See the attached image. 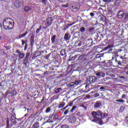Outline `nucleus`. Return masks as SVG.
<instances>
[{
	"instance_id": "1",
	"label": "nucleus",
	"mask_w": 128,
	"mask_h": 128,
	"mask_svg": "<svg viewBox=\"0 0 128 128\" xmlns=\"http://www.w3.org/2000/svg\"><path fill=\"white\" fill-rule=\"evenodd\" d=\"M14 22L10 18H6L3 20L2 24L4 30H12L14 28Z\"/></svg>"
},
{
	"instance_id": "2",
	"label": "nucleus",
	"mask_w": 128,
	"mask_h": 128,
	"mask_svg": "<svg viewBox=\"0 0 128 128\" xmlns=\"http://www.w3.org/2000/svg\"><path fill=\"white\" fill-rule=\"evenodd\" d=\"M92 116L93 118H96L100 116L102 118H106L108 116V114L103 113L102 111L98 110V111H94L92 112Z\"/></svg>"
},
{
	"instance_id": "3",
	"label": "nucleus",
	"mask_w": 128,
	"mask_h": 128,
	"mask_svg": "<svg viewBox=\"0 0 128 128\" xmlns=\"http://www.w3.org/2000/svg\"><path fill=\"white\" fill-rule=\"evenodd\" d=\"M48 118H49L48 120H50V122H56V120H58V114L56 112V111H54L52 114H50Z\"/></svg>"
},
{
	"instance_id": "4",
	"label": "nucleus",
	"mask_w": 128,
	"mask_h": 128,
	"mask_svg": "<svg viewBox=\"0 0 128 128\" xmlns=\"http://www.w3.org/2000/svg\"><path fill=\"white\" fill-rule=\"evenodd\" d=\"M80 8V4L78 3H74L70 6V10L74 12H78Z\"/></svg>"
},
{
	"instance_id": "5",
	"label": "nucleus",
	"mask_w": 128,
	"mask_h": 128,
	"mask_svg": "<svg viewBox=\"0 0 128 128\" xmlns=\"http://www.w3.org/2000/svg\"><path fill=\"white\" fill-rule=\"evenodd\" d=\"M76 108V106H73L72 108H68L67 109H65L64 114V116H66L68 114H72Z\"/></svg>"
},
{
	"instance_id": "6",
	"label": "nucleus",
	"mask_w": 128,
	"mask_h": 128,
	"mask_svg": "<svg viewBox=\"0 0 128 128\" xmlns=\"http://www.w3.org/2000/svg\"><path fill=\"white\" fill-rule=\"evenodd\" d=\"M30 52H28L26 54V56L23 60V64L24 66H28V59L30 58Z\"/></svg>"
},
{
	"instance_id": "7",
	"label": "nucleus",
	"mask_w": 128,
	"mask_h": 128,
	"mask_svg": "<svg viewBox=\"0 0 128 128\" xmlns=\"http://www.w3.org/2000/svg\"><path fill=\"white\" fill-rule=\"evenodd\" d=\"M48 119L47 120V122L44 123L42 126H44V128H53L54 125L52 124L50 121H48Z\"/></svg>"
},
{
	"instance_id": "8",
	"label": "nucleus",
	"mask_w": 128,
	"mask_h": 128,
	"mask_svg": "<svg viewBox=\"0 0 128 128\" xmlns=\"http://www.w3.org/2000/svg\"><path fill=\"white\" fill-rule=\"evenodd\" d=\"M92 120L94 122L100 124V126H102V124H104V122H102V118H94Z\"/></svg>"
},
{
	"instance_id": "9",
	"label": "nucleus",
	"mask_w": 128,
	"mask_h": 128,
	"mask_svg": "<svg viewBox=\"0 0 128 128\" xmlns=\"http://www.w3.org/2000/svg\"><path fill=\"white\" fill-rule=\"evenodd\" d=\"M68 122H70V124H76V118L74 116H71L68 118Z\"/></svg>"
},
{
	"instance_id": "10",
	"label": "nucleus",
	"mask_w": 128,
	"mask_h": 128,
	"mask_svg": "<svg viewBox=\"0 0 128 128\" xmlns=\"http://www.w3.org/2000/svg\"><path fill=\"white\" fill-rule=\"evenodd\" d=\"M52 18L50 17L48 18L46 20L45 26H52Z\"/></svg>"
},
{
	"instance_id": "11",
	"label": "nucleus",
	"mask_w": 128,
	"mask_h": 128,
	"mask_svg": "<svg viewBox=\"0 0 128 128\" xmlns=\"http://www.w3.org/2000/svg\"><path fill=\"white\" fill-rule=\"evenodd\" d=\"M117 16L118 18H123L126 16V12L124 11L120 10L118 12Z\"/></svg>"
},
{
	"instance_id": "12",
	"label": "nucleus",
	"mask_w": 128,
	"mask_h": 128,
	"mask_svg": "<svg viewBox=\"0 0 128 128\" xmlns=\"http://www.w3.org/2000/svg\"><path fill=\"white\" fill-rule=\"evenodd\" d=\"M10 120L12 122V123H11V124H10L11 126H14V124H16L17 122L16 120V117H14V114H12V116H11V117L10 118Z\"/></svg>"
},
{
	"instance_id": "13",
	"label": "nucleus",
	"mask_w": 128,
	"mask_h": 128,
	"mask_svg": "<svg viewBox=\"0 0 128 128\" xmlns=\"http://www.w3.org/2000/svg\"><path fill=\"white\" fill-rule=\"evenodd\" d=\"M112 60H110L107 61H104V66L106 68H110V66H112Z\"/></svg>"
},
{
	"instance_id": "14",
	"label": "nucleus",
	"mask_w": 128,
	"mask_h": 128,
	"mask_svg": "<svg viewBox=\"0 0 128 128\" xmlns=\"http://www.w3.org/2000/svg\"><path fill=\"white\" fill-rule=\"evenodd\" d=\"M115 60V62L114 64H116V66H120V61H118V60H116V58L114 57L113 56H112V60Z\"/></svg>"
},
{
	"instance_id": "15",
	"label": "nucleus",
	"mask_w": 128,
	"mask_h": 128,
	"mask_svg": "<svg viewBox=\"0 0 128 128\" xmlns=\"http://www.w3.org/2000/svg\"><path fill=\"white\" fill-rule=\"evenodd\" d=\"M70 36H72L70 35V34L66 33L64 34V38L66 41L70 40Z\"/></svg>"
},
{
	"instance_id": "16",
	"label": "nucleus",
	"mask_w": 128,
	"mask_h": 128,
	"mask_svg": "<svg viewBox=\"0 0 128 128\" xmlns=\"http://www.w3.org/2000/svg\"><path fill=\"white\" fill-rule=\"evenodd\" d=\"M30 44L31 46H34V36H32L30 38Z\"/></svg>"
},
{
	"instance_id": "17",
	"label": "nucleus",
	"mask_w": 128,
	"mask_h": 128,
	"mask_svg": "<svg viewBox=\"0 0 128 128\" xmlns=\"http://www.w3.org/2000/svg\"><path fill=\"white\" fill-rule=\"evenodd\" d=\"M21 4L20 2L18 0H16L14 2V5L16 8H20Z\"/></svg>"
},
{
	"instance_id": "18",
	"label": "nucleus",
	"mask_w": 128,
	"mask_h": 128,
	"mask_svg": "<svg viewBox=\"0 0 128 128\" xmlns=\"http://www.w3.org/2000/svg\"><path fill=\"white\" fill-rule=\"evenodd\" d=\"M100 106H102V103L98 102H96L94 105V108H98Z\"/></svg>"
},
{
	"instance_id": "19",
	"label": "nucleus",
	"mask_w": 128,
	"mask_h": 128,
	"mask_svg": "<svg viewBox=\"0 0 128 128\" xmlns=\"http://www.w3.org/2000/svg\"><path fill=\"white\" fill-rule=\"evenodd\" d=\"M74 23H72L70 24H68L66 26H64V28H62V30H68V28H70V26H74Z\"/></svg>"
},
{
	"instance_id": "20",
	"label": "nucleus",
	"mask_w": 128,
	"mask_h": 128,
	"mask_svg": "<svg viewBox=\"0 0 128 128\" xmlns=\"http://www.w3.org/2000/svg\"><path fill=\"white\" fill-rule=\"evenodd\" d=\"M72 106H74V101H72L70 103H68L65 107H64L63 110H66V108H68V106H70V107Z\"/></svg>"
},
{
	"instance_id": "21",
	"label": "nucleus",
	"mask_w": 128,
	"mask_h": 128,
	"mask_svg": "<svg viewBox=\"0 0 128 128\" xmlns=\"http://www.w3.org/2000/svg\"><path fill=\"white\" fill-rule=\"evenodd\" d=\"M40 56V52L36 51L33 55L34 58H38V56Z\"/></svg>"
},
{
	"instance_id": "22",
	"label": "nucleus",
	"mask_w": 128,
	"mask_h": 128,
	"mask_svg": "<svg viewBox=\"0 0 128 128\" xmlns=\"http://www.w3.org/2000/svg\"><path fill=\"white\" fill-rule=\"evenodd\" d=\"M48 66V64H46L44 65V66L42 67L45 70L46 72H48V70H50V66Z\"/></svg>"
},
{
	"instance_id": "23",
	"label": "nucleus",
	"mask_w": 128,
	"mask_h": 128,
	"mask_svg": "<svg viewBox=\"0 0 128 128\" xmlns=\"http://www.w3.org/2000/svg\"><path fill=\"white\" fill-rule=\"evenodd\" d=\"M66 106V102H61L60 104H59L58 106V108H64Z\"/></svg>"
},
{
	"instance_id": "24",
	"label": "nucleus",
	"mask_w": 128,
	"mask_h": 128,
	"mask_svg": "<svg viewBox=\"0 0 128 128\" xmlns=\"http://www.w3.org/2000/svg\"><path fill=\"white\" fill-rule=\"evenodd\" d=\"M100 20L103 22H106V17L104 14L102 15Z\"/></svg>"
},
{
	"instance_id": "25",
	"label": "nucleus",
	"mask_w": 128,
	"mask_h": 128,
	"mask_svg": "<svg viewBox=\"0 0 128 128\" xmlns=\"http://www.w3.org/2000/svg\"><path fill=\"white\" fill-rule=\"evenodd\" d=\"M56 35L54 34L51 38V41L52 44L56 42Z\"/></svg>"
},
{
	"instance_id": "26",
	"label": "nucleus",
	"mask_w": 128,
	"mask_h": 128,
	"mask_svg": "<svg viewBox=\"0 0 128 128\" xmlns=\"http://www.w3.org/2000/svg\"><path fill=\"white\" fill-rule=\"evenodd\" d=\"M86 44H90V46H92V39H88L86 42Z\"/></svg>"
},
{
	"instance_id": "27",
	"label": "nucleus",
	"mask_w": 128,
	"mask_h": 128,
	"mask_svg": "<svg viewBox=\"0 0 128 128\" xmlns=\"http://www.w3.org/2000/svg\"><path fill=\"white\" fill-rule=\"evenodd\" d=\"M102 56L100 54H97L96 56L95 60H96L98 62L100 60Z\"/></svg>"
},
{
	"instance_id": "28",
	"label": "nucleus",
	"mask_w": 128,
	"mask_h": 128,
	"mask_svg": "<svg viewBox=\"0 0 128 128\" xmlns=\"http://www.w3.org/2000/svg\"><path fill=\"white\" fill-rule=\"evenodd\" d=\"M32 128H40V123L38 122H36L34 124L32 125Z\"/></svg>"
},
{
	"instance_id": "29",
	"label": "nucleus",
	"mask_w": 128,
	"mask_h": 128,
	"mask_svg": "<svg viewBox=\"0 0 128 128\" xmlns=\"http://www.w3.org/2000/svg\"><path fill=\"white\" fill-rule=\"evenodd\" d=\"M32 10V8L28 7V6H25L24 10L26 12H30Z\"/></svg>"
},
{
	"instance_id": "30",
	"label": "nucleus",
	"mask_w": 128,
	"mask_h": 128,
	"mask_svg": "<svg viewBox=\"0 0 128 128\" xmlns=\"http://www.w3.org/2000/svg\"><path fill=\"white\" fill-rule=\"evenodd\" d=\"M52 108V106L46 108L45 110L46 114H48L49 112H50V111L52 110V108Z\"/></svg>"
},
{
	"instance_id": "31",
	"label": "nucleus",
	"mask_w": 128,
	"mask_h": 128,
	"mask_svg": "<svg viewBox=\"0 0 128 128\" xmlns=\"http://www.w3.org/2000/svg\"><path fill=\"white\" fill-rule=\"evenodd\" d=\"M28 34V31H26L24 33L20 34L18 36V38H24V36H26Z\"/></svg>"
},
{
	"instance_id": "32",
	"label": "nucleus",
	"mask_w": 128,
	"mask_h": 128,
	"mask_svg": "<svg viewBox=\"0 0 128 128\" xmlns=\"http://www.w3.org/2000/svg\"><path fill=\"white\" fill-rule=\"evenodd\" d=\"M40 2L42 3L44 6H46V3L48 2V0H39Z\"/></svg>"
},
{
	"instance_id": "33",
	"label": "nucleus",
	"mask_w": 128,
	"mask_h": 128,
	"mask_svg": "<svg viewBox=\"0 0 128 128\" xmlns=\"http://www.w3.org/2000/svg\"><path fill=\"white\" fill-rule=\"evenodd\" d=\"M23 58H24V54L20 53V54H19L20 60H22Z\"/></svg>"
},
{
	"instance_id": "34",
	"label": "nucleus",
	"mask_w": 128,
	"mask_h": 128,
	"mask_svg": "<svg viewBox=\"0 0 128 128\" xmlns=\"http://www.w3.org/2000/svg\"><path fill=\"white\" fill-rule=\"evenodd\" d=\"M125 108H126V106H120V112H124V110Z\"/></svg>"
},
{
	"instance_id": "35",
	"label": "nucleus",
	"mask_w": 128,
	"mask_h": 128,
	"mask_svg": "<svg viewBox=\"0 0 128 128\" xmlns=\"http://www.w3.org/2000/svg\"><path fill=\"white\" fill-rule=\"evenodd\" d=\"M10 128V120L9 119H7L6 120V128Z\"/></svg>"
},
{
	"instance_id": "36",
	"label": "nucleus",
	"mask_w": 128,
	"mask_h": 128,
	"mask_svg": "<svg viewBox=\"0 0 128 128\" xmlns=\"http://www.w3.org/2000/svg\"><path fill=\"white\" fill-rule=\"evenodd\" d=\"M60 54L62 56H64L66 54V50H62L60 51Z\"/></svg>"
},
{
	"instance_id": "37",
	"label": "nucleus",
	"mask_w": 128,
	"mask_h": 128,
	"mask_svg": "<svg viewBox=\"0 0 128 128\" xmlns=\"http://www.w3.org/2000/svg\"><path fill=\"white\" fill-rule=\"evenodd\" d=\"M92 78H92V84H94V82L98 80V78H96V76H92Z\"/></svg>"
},
{
	"instance_id": "38",
	"label": "nucleus",
	"mask_w": 128,
	"mask_h": 128,
	"mask_svg": "<svg viewBox=\"0 0 128 128\" xmlns=\"http://www.w3.org/2000/svg\"><path fill=\"white\" fill-rule=\"evenodd\" d=\"M124 20H125L126 22H128V14H126L125 13V16H124Z\"/></svg>"
},
{
	"instance_id": "39",
	"label": "nucleus",
	"mask_w": 128,
	"mask_h": 128,
	"mask_svg": "<svg viewBox=\"0 0 128 128\" xmlns=\"http://www.w3.org/2000/svg\"><path fill=\"white\" fill-rule=\"evenodd\" d=\"M80 32H86V28H84V27H81L80 28Z\"/></svg>"
},
{
	"instance_id": "40",
	"label": "nucleus",
	"mask_w": 128,
	"mask_h": 128,
	"mask_svg": "<svg viewBox=\"0 0 128 128\" xmlns=\"http://www.w3.org/2000/svg\"><path fill=\"white\" fill-rule=\"evenodd\" d=\"M116 102H121L122 104H124V100L122 99H120L116 100Z\"/></svg>"
},
{
	"instance_id": "41",
	"label": "nucleus",
	"mask_w": 128,
	"mask_h": 128,
	"mask_svg": "<svg viewBox=\"0 0 128 128\" xmlns=\"http://www.w3.org/2000/svg\"><path fill=\"white\" fill-rule=\"evenodd\" d=\"M40 30H42V26H40V28L36 30V34H40Z\"/></svg>"
},
{
	"instance_id": "42",
	"label": "nucleus",
	"mask_w": 128,
	"mask_h": 128,
	"mask_svg": "<svg viewBox=\"0 0 128 128\" xmlns=\"http://www.w3.org/2000/svg\"><path fill=\"white\" fill-rule=\"evenodd\" d=\"M120 2H122V0H116L115 5L118 6V4H120Z\"/></svg>"
},
{
	"instance_id": "43",
	"label": "nucleus",
	"mask_w": 128,
	"mask_h": 128,
	"mask_svg": "<svg viewBox=\"0 0 128 128\" xmlns=\"http://www.w3.org/2000/svg\"><path fill=\"white\" fill-rule=\"evenodd\" d=\"M60 90H62V88H58L56 90V94H58L60 92Z\"/></svg>"
},
{
	"instance_id": "44",
	"label": "nucleus",
	"mask_w": 128,
	"mask_h": 128,
	"mask_svg": "<svg viewBox=\"0 0 128 128\" xmlns=\"http://www.w3.org/2000/svg\"><path fill=\"white\" fill-rule=\"evenodd\" d=\"M92 76L90 77L88 79V81L89 82L90 84H92Z\"/></svg>"
},
{
	"instance_id": "45",
	"label": "nucleus",
	"mask_w": 128,
	"mask_h": 128,
	"mask_svg": "<svg viewBox=\"0 0 128 128\" xmlns=\"http://www.w3.org/2000/svg\"><path fill=\"white\" fill-rule=\"evenodd\" d=\"M94 27H92L89 28V32H94Z\"/></svg>"
},
{
	"instance_id": "46",
	"label": "nucleus",
	"mask_w": 128,
	"mask_h": 128,
	"mask_svg": "<svg viewBox=\"0 0 128 128\" xmlns=\"http://www.w3.org/2000/svg\"><path fill=\"white\" fill-rule=\"evenodd\" d=\"M78 58V55H76L74 56H72L70 58L71 60H74Z\"/></svg>"
},
{
	"instance_id": "47",
	"label": "nucleus",
	"mask_w": 128,
	"mask_h": 128,
	"mask_svg": "<svg viewBox=\"0 0 128 128\" xmlns=\"http://www.w3.org/2000/svg\"><path fill=\"white\" fill-rule=\"evenodd\" d=\"M80 82V80H75L74 84L76 85V84H78Z\"/></svg>"
},
{
	"instance_id": "48",
	"label": "nucleus",
	"mask_w": 128,
	"mask_h": 128,
	"mask_svg": "<svg viewBox=\"0 0 128 128\" xmlns=\"http://www.w3.org/2000/svg\"><path fill=\"white\" fill-rule=\"evenodd\" d=\"M100 90H106V86H101L100 88Z\"/></svg>"
},
{
	"instance_id": "49",
	"label": "nucleus",
	"mask_w": 128,
	"mask_h": 128,
	"mask_svg": "<svg viewBox=\"0 0 128 128\" xmlns=\"http://www.w3.org/2000/svg\"><path fill=\"white\" fill-rule=\"evenodd\" d=\"M100 76H102V78H104V76H106V74H104V72H101V74Z\"/></svg>"
},
{
	"instance_id": "50",
	"label": "nucleus",
	"mask_w": 128,
	"mask_h": 128,
	"mask_svg": "<svg viewBox=\"0 0 128 128\" xmlns=\"http://www.w3.org/2000/svg\"><path fill=\"white\" fill-rule=\"evenodd\" d=\"M61 128H70V127L67 125H62V126Z\"/></svg>"
},
{
	"instance_id": "51",
	"label": "nucleus",
	"mask_w": 128,
	"mask_h": 128,
	"mask_svg": "<svg viewBox=\"0 0 128 128\" xmlns=\"http://www.w3.org/2000/svg\"><path fill=\"white\" fill-rule=\"evenodd\" d=\"M114 46L112 45L108 46L106 48V50H108V48H113Z\"/></svg>"
},
{
	"instance_id": "52",
	"label": "nucleus",
	"mask_w": 128,
	"mask_h": 128,
	"mask_svg": "<svg viewBox=\"0 0 128 128\" xmlns=\"http://www.w3.org/2000/svg\"><path fill=\"white\" fill-rule=\"evenodd\" d=\"M102 74V72H96V76H100V74Z\"/></svg>"
},
{
	"instance_id": "53",
	"label": "nucleus",
	"mask_w": 128,
	"mask_h": 128,
	"mask_svg": "<svg viewBox=\"0 0 128 128\" xmlns=\"http://www.w3.org/2000/svg\"><path fill=\"white\" fill-rule=\"evenodd\" d=\"M62 8H68V4L67 3V4H62Z\"/></svg>"
},
{
	"instance_id": "54",
	"label": "nucleus",
	"mask_w": 128,
	"mask_h": 128,
	"mask_svg": "<svg viewBox=\"0 0 128 128\" xmlns=\"http://www.w3.org/2000/svg\"><path fill=\"white\" fill-rule=\"evenodd\" d=\"M90 16H92V18L93 16H94V12H90Z\"/></svg>"
},
{
	"instance_id": "55",
	"label": "nucleus",
	"mask_w": 128,
	"mask_h": 128,
	"mask_svg": "<svg viewBox=\"0 0 128 128\" xmlns=\"http://www.w3.org/2000/svg\"><path fill=\"white\" fill-rule=\"evenodd\" d=\"M58 1L60 2H66V0H58Z\"/></svg>"
},
{
	"instance_id": "56",
	"label": "nucleus",
	"mask_w": 128,
	"mask_h": 128,
	"mask_svg": "<svg viewBox=\"0 0 128 128\" xmlns=\"http://www.w3.org/2000/svg\"><path fill=\"white\" fill-rule=\"evenodd\" d=\"M94 97L95 98H98V96H100V94L98 93H96L94 94Z\"/></svg>"
},
{
	"instance_id": "57",
	"label": "nucleus",
	"mask_w": 128,
	"mask_h": 128,
	"mask_svg": "<svg viewBox=\"0 0 128 128\" xmlns=\"http://www.w3.org/2000/svg\"><path fill=\"white\" fill-rule=\"evenodd\" d=\"M16 54H21L20 53V51L19 50H16Z\"/></svg>"
},
{
	"instance_id": "58",
	"label": "nucleus",
	"mask_w": 128,
	"mask_h": 128,
	"mask_svg": "<svg viewBox=\"0 0 128 128\" xmlns=\"http://www.w3.org/2000/svg\"><path fill=\"white\" fill-rule=\"evenodd\" d=\"M26 42V41H24V40H22V46H24Z\"/></svg>"
},
{
	"instance_id": "59",
	"label": "nucleus",
	"mask_w": 128,
	"mask_h": 128,
	"mask_svg": "<svg viewBox=\"0 0 128 128\" xmlns=\"http://www.w3.org/2000/svg\"><path fill=\"white\" fill-rule=\"evenodd\" d=\"M50 26H48V25H46V26H43L42 28H44V30H46V28H48V27Z\"/></svg>"
},
{
	"instance_id": "60",
	"label": "nucleus",
	"mask_w": 128,
	"mask_h": 128,
	"mask_svg": "<svg viewBox=\"0 0 128 128\" xmlns=\"http://www.w3.org/2000/svg\"><path fill=\"white\" fill-rule=\"evenodd\" d=\"M126 98V94H123L122 96V98Z\"/></svg>"
},
{
	"instance_id": "61",
	"label": "nucleus",
	"mask_w": 128,
	"mask_h": 128,
	"mask_svg": "<svg viewBox=\"0 0 128 128\" xmlns=\"http://www.w3.org/2000/svg\"><path fill=\"white\" fill-rule=\"evenodd\" d=\"M26 48H28V44H26V45H25V47L24 48V50H26Z\"/></svg>"
},
{
	"instance_id": "62",
	"label": "nucleus",
	"mask_w": 128,
	"mask_h": 128,
	"mask_svg": "<svg viewBox=\"0 0 128 128\" xmlns=\"http://www.w3.org/2000/svg\"><path fill=\"white\" fill-rule=\"evenodd\" d=\"M42 104H44V98L41 100Z\"/></svg>"
},
{
	"instance_id": "63",
	"label": "nucleus",
	"mask_w": 128,
	"mask_h": 128,
	"mask_svg": "<svg viewBox=\"0 0 128 128\" xmlns=\"http://www.w3.org/2000/svg\"><path fill=\"white\" fill-rule=\"evenodd\" d=\"M78 46H82V43H80L78 44Z\"/></svg>"
},
{
	"instance_id": "64",
	"label": "nucleus",
	"mask_w": 128,
	"mask_h": 128,
	"mask_svg": "<svg viewBox=\"0 0 128 128\" xmlns=\"http://www.w3.org/2000/svg\"><path fill=\"white\" fill-rule=\"evenodd\" d=\"M2 26H4V24L2 23H0V28H2Z\"/></svg>"
}]
</instances>
